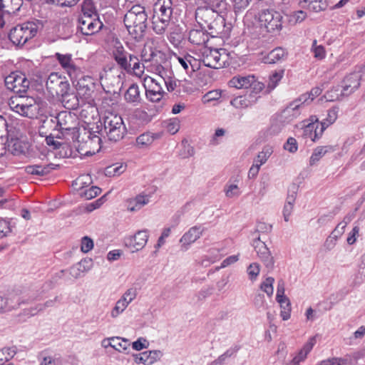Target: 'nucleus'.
<instances>
[{
  "label": "nucleus",
  "instance_id": "f3484780",
  "mask_svg": "<svg viewBox=\"0 0 365 365\" xmlns=\"http://www.w3.org/2000/svg\"><path fill=\"white\" fill-rule=\"evenodd\" d=\"M145 69V64L140 63L138 57L133 54L127 63V67L123 69L127 73L134 76L138 78H143Z\"/></svg>",
  "mask_w": 365,
  "mask_h": 365
},
{
  "label": "nucleus",
  "instance_id": "423d86ee",
  "mask_svg": "<svg viewBox=\"0 0 365 365\" xmlns=\"http://www.w3.org/2000/svg\"><path fill=\"white\" fill-rule=\"evenodd\" d=\"M83 14L78 18V29L82 34L91 36L98 32L103 27V23L96 14L92 15L93 4L85 2L82 6Z\"/></svg>",
  "mask_w": 365,
  "mask_h": 365
},
{
  "label": "nucleus",
  "instance_id": "1a4fd4ad",
  "mask_svg": "<svg viewBox=\"0 0 365 365\" xmlns=\"http://www.w3.org/2000/svg\"><path fill=\"white\" fill-rule=\"evenodd\" d=\"M37 31V25L34 22L28 21L13 28L9 34V38L14 45L23 46L34 38Z\"/></svg>",
  "mask_w": 365,
  "mask_h": 365
},
{
  "label": "nucleus",
  "instance_id": "412c9836",
  "mask_svg": "<svg viewBox=\"0 0 365 365\" xmlns=\"http://www.w3.org/2000/svg\"><path fill=\"white\" fill-rule=\"evenodd\" d=\"M161 356V351L157 350L144 351L133 355L135 362L143 365H151L158 361Z\"/></svg>",
  "mask_w": 365,
  "mask_h": 365
},
{
  "label": "nucleus",
  "instance_id": "ea45409f",
  "mask_svg": "<svg viewBox=\"0 0 365 365\" xmlns=\"http://www.w3.org/2000/svg\"><path fill=\"white\" fill-rule=\"evenodd\" d=\"M144 86H148V88L146 91H158V92H164L163 87L161 86V82L155 78H151L148 76H145L143 78Z\"/></svg>",
  "mask_w": 365,
  "mask_h": 365
},
{
  "label": "nucleus",
  "instance_id": "37998d69",
  "mask_svg": "<svg viewBox=\"0 0 365 365\" xmlns=\"http://www.w3.org/2000/svg\"><path fill=\"white\" fill-rule=\"evenodd\" d=\"M337 118V111L334 109H329L325 119L319 123L322 129L324 131L327 128L333 124Z\"/></svg>",
  "mask_w": 365,
  "mask_h": 365
},
{
  "label": "nucleus",
  "instance_id": "f03ea898",
  "mask_svg": "<svg viewBox=\"0 0 365 365\" xmlns=\"http://www.w3.org/2000/svg\"><path fill=\"white\" fill-rule=\"evenodd\" d=\"M195 20L204 29L210 31V34L217 35L224 26V19L213 9L200 6L195 11Z\"/></svg>",
  "mask_w": 365,
  "mask_h": 365
},
{
  "label": "nucleus",
  "instance_id": "3c124183",
  "mask_svg": "<svg viewBox=\"0 0 365 365\" xmlns=\"http://www.w3.org/2000/svg\"><path fill=\"white\" fill-rule=\"evenodd\" d=\"M298 190L299 186L295 183L292 184L289 187L287 197L285 202L286 204L294 205L298 192Z\"/></svg>",
  "mask_w": 365,
  "mask_h": 365
},
{
  "label": "nucleus",
  "instance_id": "0eeeda50",
  "mask_svg": "<svg viewBox=\"0 0 365 365\" xmlns=\"http://www.w3.org/2000/svg\"><path fill=\"white\" fill-rule=\"evenodd\" d=\"M201 61L207 67L219 69L230 65V56L225 48H212L206 46L203 49Z\"/></svg>",
  "mask_w": 365,
  "mask_h": 365
},
{
  "label": "nucleus",
  "instance_id": "6e6d98bb",
  "mask_svg": "<svg viewBox=\"0 0 365 365\" xmlns=\"http://www.w3.org/2000/svg\"><path fill=\"white\" fill-rule=\"evenodd\" d=\"M284 148L289 153H294L298 149L297 140L294 138L289 137L284 144Z\"/></svg>",
  "mask_w": 365,
  "mask_h": 365
},
{
  "label": "nucleus",
  "instance_id": "bf43d9fd",
  "mask_svg": "<svg viewBox=\"0 0 365 365\" xmlns=\"http://www.w3.org/2000/svg\"><path fill=\"white\" fill-rule=\"evenodd\" d=\"M93 240L87 236L83 237L81 240V250L84 253H87L89 251H91L93 249Z\"/></svg>",
  "mask_w": 365,
  "mask_h": 365
},
{
  "label": "nucleus",
  "instance_id": "e2e57ef3",
  "mask_svg": "<svg viewBox=\"0 0 365 365\" xmlns=\"http://www.w3.org/2000/svg\"><path fill=\"white\" fill-rule=\"evenodd\" d=\"M273 282H274V279L272 277H268L261 284V289L264 292H266L268 295H271L273 293V287H272Z\"/></svg>",
  "mask_w": 365,
  "mask_h": 365
},
{
  "label": "nucleus",
  "instance_id": "473e14b6",
  "mask_svg": "<svg viewBox=\"0 0 365 365\" xmlns=\"http://www.w3.org/2000/svg\"><path fill=\"white\" fill-rule=\"evenodd\" d=\"M124 98L130 103H140L141 98L138 86L136 83L130 85L125 93Z\"/></svg>",
  "mask_w": 365,
  "mask_h": 365
},
{
  "label": "nucleus",
  "instance_id": "5701e85b",
  "mask_svg": "<svg viewBox=\"0 0 365 365\" xmlns=\"http://www.w3.org/2000/svg\"><path fill=\"white\" fill-rule=\"evenodd\" d=\"M209 38L210 34L203 29H191L188 33V41L195 46H205Z\"/></svg>",
  "mask_w": 365,
  "mask_h": 365
},
{
  "label": "nucleus",
  "instance_id": "a211bd4d",
  "mask_svg": "<svg viewBox=\"0 0 365 365\" xmlns=\"http://www.w3.org/2000/svg\"><path fill=\"white\" fill-rule=\"evenodd\" d=\"M312 122L306 125L303 128V137L304 138H310L313 142L319 140L324 130L322 129L318 119L315 116H312Z\"/></svg>",
  "mask_w": 365,
  "mask_h": 365
},
{
  "label": "nucleus",
  "instance_id": "4be33fe9",
  "mask_svg": "<svg viewBox=\"0 0 365 365\" xmlns=\"http://www.w3.org/2000/svg\"><path fill=\"white\" fill-rule=\"evenodd\" d=\"M18 293L11 294L8 298L0 297V313L19 307L21 303H24Z\"/></svg>",
  "mask_w": 365,
  "mask_h": 365
},
{
  "label": "nucleus",
  "instance_id": "ddd939ff",
  "mask_svg": "<svg viewBox=\"0 0 365 365\" xmlns=\"http://www.w3.org/2000/svg\"><path fill=\"white\" fill-rule=\"evenodd\" d=\"M9 106L11 110L24 117L32 118L36 115V106L33 98L12 96L9 101Z\"/></svg>",
  "mask_w": 365,
  "mask_h": 365
},
{
  "label": "nucleus",
  "instance_id": "b1692460",
  "mask_svg": "<svg viewBox=\"0 0 365 365\" xmlns=\"http://www.w3.org/2000/svg\"><path fill=\"white\" fill-rule=\"evenodd\" d=\"M58 165L53 163L47 165H31L25 167L26 173L33 175L43 176L55 170Z\"/></svg>",
  "mask_w": 365,
  "mask_h": 365
},
{
  "label": "nucleus",
  "instance_id": "13d9d810",
  "mask_svg": "<svg viewBox=\"0 0 365 365\" xmlns=\"http://www.w3.org/2000/svg\"><path fill=\"white\" fill-rule=\"evenodd\" d=\"M147 98L152 102H160L165 94V92H158L152 91H145Z\"/></svg>",
  "mask_w": 365,
  "mask_h": 365
},
{
  "label": "nucleus",
  "instance_id": "49530a36",
  "mask_svg": "<svg viewBox=\"0 0 365 365\" xmlns=\"http://www.w3.org/2000/svg\"><path fill=\"white\" fill-rule=\"evenodd\" d=\"M282 73L283 71H282V73L274 72L269 76V81L268 85L267 86L265 93H270L272 91H273L277 87L278 83L282 78Z\"/></svg>",
  "mask_w": 365,
  "mask_h": 365
},
{
  "label": "nucleus",
  "instance_id": "774afa93",
  "mask_svg": "<svg viewBox=\"0 0 365 365\" xmlns=\"http://www.w3.org/2000/svg\"><path fill=\"white\" fill-rule=\"evenodd\" d=\"M307 17V14L305 11L302 10H299L294 12V14L291 16V21L294 23H299L304 21Z\"/></svg>",
  "mask_w": 365,
  "mask_h": 365
},
{
  "label": "nucleus",
  "instance_id": "9d476101",
  "mask_svg": "<svg viewBox=\"0 0 365 365\" xmlns=\"http://www.w3.org/2000/svg\"><path fill=\"white\" fill-rule=\"evenodd\" d=\"M46 85L48 93L53 97H61L62 102H66V98L69 96L70 85L65 76L56 72L51 73Z\"/></svg>",
  "mask_w": 365,
  "mask_h": 365
},
{
  "label": "nucleus",
  "instance_id": "7c9ffc66",
  "mask_svg": "<svg viewBox=\"0 0 365 365\" xmlns=\"http://www.w3.org/2000/svg\"><path fill=\"white\" fill-rule=\"evenodd\" d=\"M302 8L307 9L314 12H319L327 9L328 4L327 0H300Z\"/></svg>",
  "mask_w": 365,
  "mask_h": 365
},
{
  "label": "nucleus",
  "instance_id": "5fc2aeb1",
  "mask_svg": "<svg viewBox=\"0 0 365 365\" xmlns=\"http://www.w3.org/2000/svg\"><path fill=\"white\" fill-rule=\"evenodd\" d=\"M161 82H163L166 86L168 91L171 92L175 91V89L180 86L181 81L174 78L169 77L167 79H165L163 77L160 78Z\"/></svg>",
  "mask_w": 365,
  "mask_h": 365
},
{
  "label": "nucleus",
  "instance_id": "052dcab7",
  "mask_svg": "<svg viewBox=\"0 0 365 365\" xmlns=\"http://www.w3.org/2000/svg\"><path fill=\"white\" fill-rule=\"evenodd\" d=\"M124 171L123 165H111L106 169V175L108 176L119 175Z\"/></svg>",
  "mask_w": 365,
  "mask_h": 365
},
{
  "label": "nucleus",
  "instance_id": "a18cd8bd",
  "mask_svg": "<svg viewBox=\"0 0 365 365\" xmlns=\"http://www.w3.org/2000/svg\"><path fill=\"white\" fill-rule=\"evenodd\" d=\"M165 130L170 134H175L180 129V120L177 118H170L164 123Z\"/></svg>",
  "mask_w": 365,
  "mask_h": 365
},
{
  "label": "nucleus",
  "instance_id": "4c0bfd02",
  "mask_svg": "<svg viewBox=\"0 0 365 365\" xmlns=\"http://www.w3.org/2000/svg\"><path fill=\"white\" fill-rule=\"evenodd\" d=\"M108 340L109 345L118 351H125L130 346L129 341L120 337H111Z\"/></svg>",
  "mask_w": 365,
  "mask_h": 365
},
{
  "label": "nucleus",
  "instance_id": "dca6fc26",
  "mask_svg": "<svg viewBox=\"0 0 365 365\" xmlns=\"http://www.w3.org/2000/svg\"><path fill=\"white\" fill-rule=\"evenodd\" d=\"M361 74L359 72H354L348 74L341 81V95L349 96L360 86Z\"/></svg>",
  "mask_w": 365,
  "mask_h": 365
},
{
  "label": "nucleus",
  "instance_id": "0e129e2a",
  "mask_svg": "<svg viewBox=\"0 0 365 365\" xmlns=\"http://www.w3.org/2000/svg\"><path fill=\"white\" fill-rule=\"evenodd\" d=\"M188 71H195L198 70L200 67V61L193 57L192 56L188 54Z\"/></svg>",
  "mask_w": 365,
  "mask_h": 365
},
{
  "label": "nucleus",
  "instance_id": "cd10ccee",
  "mask_svg": "<svg viewBox=\"0 0 365 365\" xmlns=\"http://www.w3.org/2000/svg\"><path fill=\"white\" fill-rule=\"evenodd\" d=\"M315 343L316 337H311L303 346L302 349L298 352V354L293 358L291 364L299 365V363L307 358V354L311 351Z\"/></svg>",
  "mask_w": 365,
  "mask_h": 365
},
{
  "label": "nucleus",
  "instance_id": "a878e982",
  "mask_svg": "<svg viewBox=\"0 0 365 365\" xmlns=\"http://www.w3.org/2000/svg\"><path fill=\"white\" fill-rule=\"evenodd\" d=\"M149 235L147 230H140L136 232L129 240V245L135 251L142 250L146 245Z\"/></svg>",
  "mask_w": 365,
  "mask_h": 365
},
{
  "label": "nucleus",
  "instance_id": "338daca9",
  "mask_svg": "<svg viewBox=\"0 0 365 365\" xmlns=\"http://www.w3.org/2000/svg\"><path fill=\"white\" fill-rule=\"evenodd\" d=\"M221 93L217 91H211L207 93L202 98L204 103L217 100L220 98Z\"/></svg>",
  "mask_w": 365,
  "mask_h": 365
},
{
  "label": "nucleus",
  "instance_id": "f257e3e1",
  "mask_svg": "<svg viewBox=\"0 0 365 365\" xmlns=\"http://www.w3.org/2000/svg\"><path fill=\"white\" fill-rule=\"evenodd\" d=\"M141 59L148 72L155 73L160 78L166 73L163 66L166 61V55L158 48L155 41H150L145 44L141 51Z\"/></svg>",
  "mask_w": 365,
  "mask_h": 365
},
{
  "label": "nucleus",
  "instance_id": "393cba45",
  "mask_svg": "<svg viewBox=\"0 0 365 365\" xmlns=\"http://www.w3.org/2000/svg\"><path fill=\"white\" fill-rule=\"evenodd\" d=\"M23 0H0V19L4 13L15 14L22 6Z\"/></svg>",
  "mask_w": 365,
  "mask_h": 365
},
{
  "label": "nucleus",
  "instance_id": "aec40b11",
  "mask_svg": "<svg viewBox=\"0 0 365 365\" xmlns=\"http://www.w3.org/2000/svg\"><path fill=\"white\" fill-rule=\"evenodd\" d=\"M252 246L254 247L257 257L261 259L267 267L272 265V258L269 249L267 247L265 243L260 240L259 237L254 240Z\"/></svg>",
  "mask_w": 365,
  "mask_h": 365
},
{
  "label": "nucleus",
  "instance_id": "79ce46f5",
  "mask_svg": "<svg viewBox=\"0 0 365 365\" xmlns=\"http://www.w3.org/2000/svg\"><path fill=\"white\" fill-rule=\"evenodd\" d=\"M250 96L251 94L248 96H239L231 101V104L239 109L247 108L251 103Z\"/></svg>",
  "mask_w": 365,
  "mask_h": 365
},
{
  "label": "nucleus",
  "instance_id": "c9c22d12",
  "mask_svg": "<svg viewBox=\"0 0 365 365\" xmlns=\"http://www.w3.org/2000/svg\"><path fill=\"white\" fill-rule=\"evenodd\" d=\"M272 150L269 147H264L263 150L258 154L256 160V165L252 164V170L255 168L257 173L260 166L265 163L269 157L271 155Z\"/></svg>",
  "mask_w": 365,
  "mask_h": 365
},
{
  "label": "nucleus",
  "instance_id": "bb28decb",
  "mask_svg": "<svg viewBox=\"0 0 365 365\" xmlns=\"http://www.w3.org/2000/svg\"><path fill=\"white\" fill-rule=\"evenodd\" d=\"M149 202V196L147 195H138L134 198H130L126 200V207L128 210L135 212L141 209L144 205Z\"/></svg>",
  "mask_w": 365,
  "mask_h": 365
},
{
  "label": "nucleus",
  "instance_id": "9b49d317",
  "mask_svg": "<svg viewBox=\"0 0 365 365\" xmlns=\"http://www.w3.org/2000/svg\"><path fill=\"white\" fill-rule=\"evenodd\" d=\"M104 128L108 139L115 142L122 139L126 132L122 118L113 113H108L106 115Z\"/></svg>",
  "mask_w": 365,
  "mask_h": 365
},
{
  "label": "nucleus",
  "instance_id": "6e6552de",
  "mask_svg": "<svg viewBox=\"0 0 365 365\" xmlns=\"http://www.w3.org/2000/svg\"><path fill=\"white\" fill-rule=\"evenodd\" d=\"M96 83L90 76L81 77L76 84L77 95L73 98L83 103L93 106L96 96Z\"/></svg>",
  "mask_w": 365,
  "mask_h": 365
},
{
  "label": "nucleus",
  "instance_id": "69168bd1",
  "mask_svg": "<svg viewBox=\"0 0 365 365\" xmlns=\"http://www.w3.org/2000/svg\"><path fill=\"white\" fill-rule=\"evenodd\" d=\"M168 40L175 47H178L182 41V36L178 32H171L168 36Z\"/></svg>",
  "mask_w": 365,
  "mask_h": 365
},
{
  "label": "nucleus",
  "instance_id": "603ef678",
  "mask_svg": "<svg viewBox=\"0 0 365 365\" xmlns=\"http://www.w3.org/2000/svg\"><path fill=\"white\" fill-rule=\"evenodd\" d=\"M225 192L227 197H233L240 194V188L235 183L229 182L225 187Z\"/></svg>",
  "mask_w": 365,
  "mask_h": 365
},
{
  "label": "nucleus",
  "instance_id": "2eb2a0df",
  "mask_svg": "<svg viewBox=\"0 0 365 365\" xmlns=\"http://www.w3.org/2000/svg\"><path fill=\"white\" fill-rule=\"evenodd\" d=\"M55 57L62 68L68 74L71 78H76L81 73V68L75 63L71 54L56 53Z\"/></svg>",
  "mask_w": 365,
  "mask_h": 365
},
{
  "label": "nucleus",
  "instance_id": "de8ad7c7",
  "mask_svg": "<svg viewBox=\"0 0 365 365\" xmlns=\"http://www.w3.org/2000/svg\"><path fill=\"white\" fill-rule=\"evenodd\" d=\"M154 138L150 133H145L139 135L136 139V143L139 147L148 146L153 143Z\"/></svg>",
  "mask_w": 365,
  "mask_h": 365
},
{
  "label": "nucleus",
  "instance_id": "c85d7f7f",
  "mask_svg": "<svg viewBox=\"0 0 365 365\" xmlns=\"http://www.w3.org/2000/svg\"><path fill=\"white\" fill-rule=\"evenodd\" d=\"M287 52L281 47H277L272 50L267 55L262 58H259L264 63H275L286 58Z\"/></svg>",
  "mask_w": 365,
  "mask_h": 365
},
{
  "label": "nucleus",
  "instance_id": "e433bc0d",
  "mask_svg": "<svg viewBox=\"0 0 365 365\" xmlns=\"http://www.w3.org/2000/svg\"><path fill=\"white\" fill-rule=\"evenodd\" d=\"M230 83L238 89H247L251 87L250 76H235L231 79Z\"/></svg>",
  "mask_w": 365,
  "mask_h": 365
},
{
  "label": "nucleus",
  "instance_id": "a19ab883",
  "mask_svg": "<svg viewBox=\"0 0 365 365\" xmlns=\"http://www.w3.org/2000/svg\"><path fill=\"white\" fill-rule=\"evenodd\" d=\"M276 300L282 304H286L287 306L289 304V299L284 295V282L282 279L277 284Z\"/></svg>",
  "mask_w": 365,
  "mask_h": 365
},
{
  "label": "nucleus",
  "instance_id": "8fccbe9b",
  "mask_svg": "<svg viewBox=\"0 0 365 365\" xmlns=\"http://www.w3.org/2000/svg\"><path fill=\"white\" fill-rule=\"evenodd\" d=\"M129 304L125 299L120 298L115 304V306L111 311L112 317H117L120 313H122L128 307Z\"/></svg>",
  "mask_w": 365,
  "mask_h": 365
},
{
  "label": "nucleus",
  "instance_id": "c03bdc74",
  "mask_svg": "<svg viewBox=\"0 0 365 365\" xmlns=\"http://www.w3.org/2000/svg\"><path fill=\"white\" fill-rule=\"evenodd\" d=\"M29 148L28 143L21 140H16L12 145V151L15 155L25 154Z\"/></svg>",
  "mask_w": 365,
  "mask_h": 365
},
{
  "label": "nucleus",
  "instance_id": "20e7f679",
  "mask_svg": "<svg viewBox=\"0 0 365 365\" xmlns=\"http://www.w3.org/2000/svg\"><path fill=\"white\" fill-rule=\"evenodd\" d=\"M148 16L145 8L136 4L127 11L124 16V24L128 32L135 37L141 36L147 28Z\"/></svg>",
  "mask_w": 365,
  "mask_h": 365
},
{
  "label": "nucleus",
  "instance_id": "39448f33",
  "mask_svg": "<svg viewBox=\"0 0 365 365\" xmlns=\"http://www.w3.org/2000/svg\"><path fill=\"white\" fill-rule=\"evenodd\" d=\"M56 128L60 132L58 138L75 140L78 133L76 116L70 111H61L55 118Z\"/></svg>",
  "mask_w": 365,
  "mask_h": 365
},
{
  "label": "nucleus",
  "instance_id": "864d4df0",
  "mask_svg": "<svg viewBox=\"0 0 365 365\" xmlns=\"http://www.w3.org/2000/svg\"><path fill=\"white\" fill-rule=\"evenodd\" d=\"M267 86L260 81L255 79V76L252 75V94L261 93L262 96H266L269 93H265Z\"/></svg>",
  "mask_w": 365,
  "mask_h": 365
},
{
  "label": "nucleus",
  "instance_id": "7ed1b4c3",
  "mask_svg": "<svg viewBox=\"0 0 365 365\" xmlns=\"http://www.w3.org/2000/svg\"><path fill=\"white\" fill-rule=\"evenodd\" d=\"M173 14L172 0H157L153 6L152 26L157 34L165 33Z\"/></svg>",
  "mask_w": 365,
  "mask_h": 365
},
{
  "label": "nucleus",
  "instance_id": "4d7b16f0",
  "mask_svg": "<svg viewBox=\"0 0 365 365\" xmlns=\"http://www.w3.org/2000/svg\"><path fill=\"white\" fill-rule=\"evenodd\" d=\"M312 50L315 58L318 59H323L325 57L326 53L324 46H317L316 40L313 42Z\"/></svg>",
  "mask_w": 365,
  "mask_h": 365
},
{
  "label": "nucleus",
  "instance_id": "c756f323",
  "mask_svg": "<svg viewBox=\"0 0 365 365\" xmlns=\"http://www.w3.org/2000/svg\"><path fill=\"white\" fill-rule=\"evenodd\" d=\"M101 139L98 135L89 136L85 142L83 148L86 149L84 154L86 155H93L98 153L101 148Z\"/></svg>",
  "mask_w": 365,
  "mask_h": 365
},
{
  "label": "nucleus",
  "instance_id": "4468645a",
  "mask_svg": "<svg viewBox=\"0 0 365 365\" xmlns=\"http://www.w3.org/2000/svg\"><path fill=\"white\" fill-rule=\"evenodd\" d=\"M6 88L16 93H24L29 88L30 81L26 75L19 71L11 73L5 78Z\"/></svg>",
  "mask_w": 365,
  "mask_h": 365
},
{
  "label": "nucleus",
  "instance_id": "f704fd0d",
  "mask_svg": "<svg viewBox=\"0 0 365 365\" xmlns=\"http://www.w3.org/2000/svg\"><path fill=\"white\" fill-rule=\"evenodd\" d=\"M202 230L200 227H192L185 232L181 238V242L186 244H190L195 242L201 236Z\"/></svg>",
  "mask_w": 365,
  "mask_h": 365
},
{
  "label": "nucleus",
  "instance_id": "58836bf2",
  "mask_svg": "<svg viewBox=\"0 0 365 365\" xmlns=\"http://www.w3.org/2000/svg\"><path fill=\"white\" fill-rule=\"evenodd\" d=\"M101 188L97 186L82 187L80 189L79 195L85 200H91L101 193Z\"/></svg>",
  "mask_w": 365,
  "mask_h": 365
},
{
  "label": "nucleus",
  "instance_id": "f8f14e48",
  "mask_svg": "<svg viewBox=\"0 0 365 365\" xmlns=\"http://www.w3.org/2000/svg\"><path fill=\"white\" fill-rule=\"evenodd\" d=\"M255 19L259 27L264 28L267 32L279 31L282 29V16L272 9L262 10Z\"/></svg>",
  "mask_w": 365,
  "mask_h": 365
},
{
  "label": "nucleus",
  "instance_id": "09e8293b",
  "mask_svg": "<svg viewBox=\"0 0 365 365\" xmlns=\"http://www.w3.org/2000/svg\"><path fill=\"white\" fill-rule=\"evenodd\" d=\"M344 228L345 227H343V225H339V223L329 238L327 239L325 244L328 245L330 242L331 243L332 246H334L338 237L344 233Z\"/></svg>",
  "mask_w": 365,
  "mask_h": 365
},
{
  "label": "nucleus",
  "instance_id": "680f3d73",
  "mask_svg": "<svg viewBox=\"0 0 365 365\" xmlns=\"http://www.w3.org/2000/svg\"><path fill=\"white\" fill-rule=\"evenodd\" d=\"M250 0H233L234 9L236 13L243 11L250 4Z\"/></svg>",
  "mask_w": 365,
  "mask_h": 365
},
{
  "label": "nucleus",
  "instance_id": "2f4dec72",
  "mask_svg": "<svg viewBox=\"0 0 365 365\" xmlns=\"http://www.w3.org/2000/svg\"><path fill=\"white\" fill-rule=\"evenodd\" d=\"M300 108L301 104H297V101H292L282 110V118H284L287 122L292 121L293 119L297 118L300 115Z\"/></svg>",
  "mask_w": 365,
  "mask_h": 365
},
{
  "label": "nucleus",
  "instance_id": "6ab92c4d",
  "mask_svg": "<svg viewBox=\"0 0 365 365\" xmlns=\"http://www.w3.org/2000/svg\"><path fill=\"white\" fill-rule=\"evenodd\" d=\"M132 55L133 53L128 52L119 42L112 50V57L122 70L127 67V63Z\"/></svg>",
  "mask_w": 365,
  "mask_h": 365
},
{
  "label": "nucleus",
  "instance_id": "72a5a7b5",
  "mask_svg": "<svg viewBox=\"0 0 365 365\" xmlns=\"http://www.w3.org/2000/svg\"><path fill=\"white\" fill-rule=\"evenodd\" d=\"M333 151L334 148L331 145L317 147L310 157L309 165H315L326 153Z\"/></svg>",
  "mask_w": 365,
  "mask_h": 365
}]
</instances>
